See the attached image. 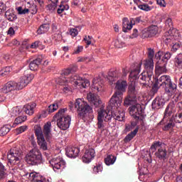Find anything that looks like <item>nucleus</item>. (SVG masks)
I'll list each match as a JSON object with an SVG mask.
<instances>
[{
  "label": "nucleus",
  "mask_w": 182,
  "mask_h": 182,
  "mask_svg": "<svg viewBox=\"0 0 182 182\" xmlns=\"http://www.w3.org/2000/svg\"><path fill=\"white\" fill-rule=\"evenodd\" d=\"M87 99L88 102L91 103V105H94V106H95L96 107H97V106H99V105L102 103L100 97L97 96V95L92 92H90L87 95Z\"/></svg>",
  "instance_id": "20"
},
{
  "label": "nucleus",
  "mask_w": 182,
  "mask_h": 182,
  "mask_svg": "<svg viewBox=\"0 0 182 182\" xmlns=\"http://www.w3.org/2000/svg\"><path fill=\"white\" fill-rule=\"evenodd\" d=\"M138 132H139V128H136L133 132L128 134L124 138L125 143H129V141L133 140V139H134L136 134H137Z\"/></svg>",
  "instance_id": "34"
},
{
  "label": "nucleus",
  "mask_w": 182,
  "mask_h": 182,
  "mask_svg": "<svg viewBox=\"0 0 182 182\" xmlns=\"http://www.w3.org/2000/svg\"><path fill=\"white\" fill-rule=\"evenodd\" d=\"M36 107V103H29L23 107V112H25L26 114H28V116H32L33 113H35V108Z\"/></svg>",
  "instance_id": "26"
},
{
  "label": "nucleus",
  "mask_w": 182,
  "mask_h": 182,
  "mask_svg": "<svg viewBox=\"0 0 182 182\" xmlns=\"http://www.w3.org/2000/svg\"><path fill=\"white\" fill-rule=\"evenodd\" d=\"M137 36H139V30H137V28H134L132 34V38H137Z\"/></svg>",
  "instance_id": "58"
},
{
  "label": "nucleus",
  "mask_w": 182,
  "mask_h": 182,
  "mask_svg": "<svg viewBox=\"0 0 182 182\" xmlns=\"http://www.w3.org/2000/svg\"><path fill=\"white\" fill-rule=\"evenodd\" d=\"M11 70L12 68L11 67H6L0 71V76H5L6 75H8Z\"/></svg>",
  "instance_id": "46"
},
{
  "label": "nucleus",
  "mask_w": 182,
  "mask_h": 182,
  "mask_svg": "<svg viewBox=\"0 0 182 182\" xmlns=\"http://www.w3.org/2000/svg\"><path fill=\"white\" fill-rule=\"evenodd\" d=\"M103 83L105 82L102 80L101 77L94 78L92 80V89L95 92H103Z\"/></svg>",
  "instance_id": "18"
},
{
  "label": "nucleus",
  "mask_w": 182,
  "mask_h": 182,
  "mask_svg": "<svg viewBox=\"0 0 182 182\" xmlns=\"http://www.w3.org/2000/svg\"><path fill=\"white\" fill-rule=\"evenodd\" d=\"M79 153H80V149L77 147H68L66 149V156L70 157V159H76L77 156H79Z\"/></svg>",
  "instance_id": "22"
},
{
  "label": "nucleus",
  "mask_w": 182,
  "mask_h": 182,
  "mask_svg": "<svg viewBox=\"0 0 182 182\" xmlns=\"http://www.w3.org/2000/svg\"><path fill=\"white\" fill-rule=\"evenodd\" d=\"M7 33L8 35H15V30L12 27H10Z\"/></svg>",
  "instance_id": "63"
},
{
  "label": "nucleus",
  "mask_w": 182,
  "mask_h": 182,
  "mask_svg": "<svg viewBox=\"0 0 182 182\" xmlns=\"http://www.w3.org/2000/svg\"><path fill=\"white\" fill-rule=\"evenodd\" d=\"M141 38H151L149 28H144V30H142Z\"/></svg>",
  "instance_id": "49"
},
{
  "label": "nucleus",
  "mask_w": 182,
  "mask_h": 182,
  "mask_svg": "<svg viewBox=\"0 0 182 182\" xmlns=\"http://www.w3.org/2000/svg\"><path fill=\"white\" fill-rule=\"evenodd\" d=\"M103 171V166L102 164H98L93 168V171L95 173V174H97V173H102Z\"/></svg>",
  "instance_id": "50"
},
{
  "label": "nucleus",
  "mask_w": 182,
  "mask_h": 182,
  "mask_svg": "<svg viewBox=\"0 0 182 182\" xmlns=\"http://www.w3.org/2000/svg\"><path fill=\"white\" fill-rule=\"evenodd\" d=\"M70 109L72 111H74L75 109L78 113L79 117L82 119V120H86L87 116L93 113V109L91 108L90 105H87V102L81 98L77 99L75 104H70Z\"/></svg>",
  "instance_id": "6"
},
{
  "label": "nucleus",
  "mask_w": 182,
  "mask_h": 182,
  "mask_svg": "<svg viewBox=\"0 0 182 182\" xmlns=\"http://www.w3.org/2000/svg\"><path fill=\"white\" fill-rule=\"evenodd\" d=\"M165 23H166V26H168V28H169L168 31H174V30L176 31L175 28H173V22L171 18H168L166 20Z\"/></svg>",
  "instance_id": "48"
},
{
  "label": "nucleus",
  "mask_w": 182,
  "mask_h": 182,
  "mask_svg": "<svg viewBox=\"0 0 182 182\" xmlns=\"http://www.w3.org/2000/svg\"><path fill=\"white\" fill-rule=\"evenodd\" d=\"M175 65L182 69V53L178 54L175 58Z\"/></svg>",
  "instance_id": "40"
},
{
  "label": "nucleus",
  "mask_w": 182,
  "mask_h": 182,
  "mask_svg": "<svg viewBox=\"0 0 182 182\" xmlns=\"http://www.w3.org/2000/svg\"><path fill=\"white\" fill-rule=\"evenodd\" d=\"M82 50H83V46H78L76 50L74 51V53L75 55H77V53H80V52H82Z\"/></svg>",
  "instance_id": "59"
},
{
  "label": "nucleus",
  "mask_w": 182,
  "mask_h": 182,
  "mask_svg": "<svg viewBox=\"0 0 182 182\" xmlns=\"http://www.w3.org/2000/svg\"><path fill=\"white\" fill-rule=\"evenodd\" d=\"M5 16L7 21H9L10 22H14L18 19V17L14 14L12 10H7L5 13Z\"/></svg>",
  "instance_id": "31"
},
{
  "label": "nucleus",
  "mask_w": 182,
  "mask_h": 182,
  "mask_svg": "<svg viewBox=\"0 0 182 182\" xmlns=\"http://www.w3.org/2000/svg\"><path fill=\"white\" fill-rule=\"evenodd\" d=\"M120 76H122L120 70H111L108 73L107 79L111 83H113V82H116Z\"/></svg>",
  "instance_id": "23"
},
{
  "label": "nucleus",
  "mask_w": 182,
  "mask_h": 182,
  "mask_svg": "<svg viewBox=\"0 0 182 182\" xmlns=\"http://www.w3.org/2000/svg\"><path fill=\"white\" fill-rule=\"evenodd\" d=\"M148 58L149 59H153L154 58V50L152 48H148Z\"/></svg>",
  "instance_id": "53"
},
{
  "label": "nucleus",
  "mask_w": 182,
  "mask_h": 182,
  "mask_svg": "<svg viewBox=\"0 0 182 182\" xmlns=\"http://www.w3.org/2000/svg\"><path fill=\"white\" fill-rule=\"evenodd\" d=\"M176 107H178V109H179L178 110V112H182V102H178Z\"/></svg>",
  "instance_id": "64"
},
{
  "label": "nucleus",
  "mask_w": 182,
  "mask_h": 182,
  "mask_svg": "<svg viewBox=\"0 0 182 182\" xmlns=\"http://www.w3.org/2000/svg\"><path fill=\"white\" fill-rule=\"evenodd\" d=\"M127 73H129V68H122V76H127Z\"/></svg>",
  "instance_id": "62"
},
{
  "label": "nucleus",
  "mask_w": 182,
  "mask_h": 182,
  "mask_svg": "<svg viewBox=\"0 0 182 182\" xmlns=\"http://www.w3.org/2000/svg\"><path fill=\"white\" fill-rule=\"evenodd\" d=\"M157 5H159L161 8H166V1L164 0H156Z\"/></svg>",
  "instance_id": "56"
},
{
  "label": "nucleus",
  "mask_w": 182,
  "mask_h": 182,
  "mask_svg": "<svg viewBox=\"0 0 182 182\" xmlns=\"http://www.w3.org/2000/svg\"><path fill=\"white\" fill-rule=\"evenodd\" d=\"M26 176L28 177L30 181L34 182H46L43 176L36 172L27 173Z\"/></svg>",
  "instance_id": "21"
},
{
  "label": "nucleus",
  "mask_w": 182,
  "mask_h": 182,
  "mask_svg": "<svg viewBox=\"0 0 182 182\" xmlns=\"http://www.w3.org/2000/svg\"><path fill=\"white\" fill-rule=\"evenodd\" d=\"M43 157L42 156V152L38 148L34 147L26 155V161L27 164L30 166H38L42 164Z\"/></svg>",
  "instance_id": "11"
},
{
  "label": "nucleus",
  "mask_w": 182,
  "mask_h": 182,
  "mask_svg": "<svg viewBox=\"0 0 182 182\" xmlns=\"http://www.w3.org/2000/svg\"><path fill=\"white\" fill-rule=\"evenodd\" d=\"M90 39H92V37L90 36H88L87 37L85 36L84 38V41L85 42V43H87V45H91L92 44V41H90Z\"/></svg>",
  "instance_id": "57"
},
{
  "label": "nucleus",
  "mask_w": 182,
  "mask_h": 182,
  "mask_svg": "<svg viewBox=\"0 0 182 182\" xmlns=\"http://www.w3.org/2000/svg\"><path fill=\"white\" fill-rule=\"evenodd\" d=\"M141 66V64H138L136 68L130 73L129 77H132L133 80H138L141 86H146L147 82H150V80H151V76L153 75H150V73L148 72H144L139 75V73H140Z\"/></svg>",
  "instance_id": "10"
},
{
  "label": "nucleus",
  "mask_w": 182,
  "mask_h": 182,
  "mask_svg": "<svg viewBox=\"0 0 182 182\" xmlns=\"http://www.w3.org/2000/svg\"><path fill=\"white\" fill-rule=\"evenodd\" d=\"M28 117L26 115L23 116H19L16 117L11 125V127H16L18 124H22L24 122H26V119Z\"/></svg>",
  "instance_id": "32"
},
{
  "label": "nucleus",
  "mask_w": 182,
  "mask_h": 182,
  "mask_svg": "<svg viewBox=\"0 0 182 182\" xmlns=\"http://www.w3.org/2000/svg\"><path fill=\"white\" fill-rule=\"evenodd\" d=\"M66 110V109H60L58 113L53 117L54 120H56L58 127L61 130H68L70 127L72 118L69 115H65Z\"/></svg>",
  "instance_id": "9"
},
{
  "label": "nucleus",
  "mask_w": 182,
  "mask_h": 182,
  "mask_svg": "<svg viewBox=\"0 0 182 182\" xmlns=\"http://www.w3.org/2000/svg\"><path fill=\"white\" fill-rule=\"evenodd\" d=\"M133 28V24L129 21V18H124L122 19V31L123 32L127 33Z\"/></svg>",
  "instance_id": "29"
},
{
  "label": "nucleus",
  "mask_w": 182,
  "mask_h": 182,
  "mask_svg": "<svg viewBox=\"0 0 182 182\" xmlns=\"http://www.w3.org/2000/svg\"><path fill=\"white\" fill-rule=\"evenodd\" d=\"M174 112H176V105L174 104V102H171L166 107L164 112V119L160 122V124H163V122H166V124L163 127V130H170V129H173V127L176 126L174 116H172Z\"/></svg>",
  "instance_id": "8"
},
{
  "label": "nucleus",
  "mask_w": 182,
  "mask_h": 182,
  "mask_svg": "<svg viewBox=\"0 0 182 182\" xmlns=\"http://www.w3.org/2000/svg\"><path fill=\"white\" fill-rule=\"evenodd\" d=\"M52 127V124L50 122H47L45 125H44V128H43V133L45 134V136H49V134H50V129Z\"/></svg>",
  "instance_id": "39"
},
{
  "label": "nucleus",
  "mask_w": 182,
  "mask_h": 182,
  "mask_svg": "<svg viewBox=\"0 0 182 182\" xmlns=\"http://www.w3.org/2000/svg\"><path fill=\"white\" fill-rule=\"evenodd\" d=\"M5 9H6L5 4L2 2H0V14H2Z\"/></svg>",
  "instance_id": "60"
},
{
  "label": "nucleus",
  "mask_w": 182,
  "mask_h": 182,
  "mask_svg": "<svg viewBox=\"0 0 182 182\" xmlns=\"http://www.w3.org/2000/svg\"><path fill=\"white\" fill-rule=\"evenodd\" d=\"M137 90L134 85L132 84L128 87V96L124 99V105L127 107L129 106H134L137 104Z\"/></svg>",
  "instance_id": "14"
},
{
  "label": "nucleus",
  "mask_w": 182,
  "mask_h": 182,
  "mask_svg": "<svg viewBox=\"0 0 182 182\" xmlns=\"http://www.w3.org/2000/svg\"><path fill=\"white\" fill-rule=\"evenodd\" d=\"M49 162L54 171H62V170L66 167V162H65V160L60 156L53 158L49 161Z\"/></svg>",
  "instance_id": "16"
},
{
  "label": "nucleus",
  "mask_w": 182,
  "mask_h": 182,
  "mask_svg": "<svg viewBox=\"0 0 182 182\" xmlns=\"http://www.w3.org/2000/svg\"><path fill=\"white\" fill-rule=\"evenodd\" d=\"M105 164L107 166H112V164H114L116 161V156L113 155H108L105 159Z\"/></svg>",
  "instance_id": "36"
},
{
  "label": "nucleus",
  "mask_w": 182,
  "mask_h": 182,
  "mask_svg": "<svg viewBox=\"0 0 182 182\" xmlns=\"http://www.w3.org/2000/svg\"><path fill=\"white\" fill-rule=\"evenodd\" d=\"M138 8L141 11H145V12H149V11H151V7H150L149 5L146 4H140L138 6Z\"/></svg>",
  "instance_id": "45"
},
{
  "label": "nucleus",
  "mask_w": 182,
  "mask_h": 182,
  "mask_svg": "<svg viewBox=\"0 0 182 182\" xmlns=\"http://www.w3.org/2000/svg\"><path fill=\"white\" fill-rule=\"evenodd\" d=\"M7 159L11 166H22V151L18 148H13L7 154Z\"/></svg>",
  "instance_id": "13"
},
{
  "label": "nucleus",
  "mask_w": 182,
  "mask_h": 182,
  "mask_svg": "<svg viewBox=\"0 0 182 182\" xmlns=\"http://www.w3.org/2000/svg\"><path fill=\"white\" fill-rule=\"evenodd\" d=\"M72 73V69L67 68L63 70L62 76L56 80L57 83L61 86L69 85V83H73L76 86H79L80 88L86 89L90 86V82L87 79L81 77L79 75H73L70 77H68Z\"/></svg>",
  "instance_id": "1"
},
{
  "label": "nucleus",
  "mask_w": 182,
  "mask_h": 182,
  "mask_svg": "<svg viewBox=\"0 0 182 182\" xmlns=\"http://www.w3.org/2000/svg\"><path fill=\"white\" fill-rule=\"evenodd\" d=\"M21 112V107H14L9 111V114L11 117H16V116H19Z\"/></svg>",
  "instance_id": "33"
},
{
  "label": "nucleus",
  "mask_w": 182,
  "mask_h": 182,
  "mask_svg": "<svg viewBox=\"0 0 182 182\" xmlns=\"http://www.w3.org/2000/svg\"><path fill=\"white\" fill-rule=\"evenodd\" d=\"M144 65L146 72L149 73V76H153V70L154 69V62L153 59H147L144 61Z\"/></svg>",
  "instance_id": "25"
},
{
  "label": "nucleus",
  "mask_w": 182,
  "mask_h": 182,
  "mask_svg": "<svg viewBox=\"0 0 182 182\" xmlns=\"http://www.w3.org/2000/svg\"><path fill=\"white\" fill-rule=\"evenodd\" d=\"M156 150H157V151L155 153V156L160 160H164L167 156V151L161 146V142L156 141L151 146V151H152V153H154Z\"/></svg>",
  "instance_id": "15"
},
{
  "label": "nucleus",
  "mask_w": 182,
  "mask_h": 182,
  "mask_svg": "<svg viewBox=\"0 0 182 182\" xmlns=\"http://www.w3.org/2000/svg\"><path fill=\"white\" fill-rule=\"evenodd\" d=\"M69 33L72 38H76L77 35H79V31L75 28H70Z\"/></svg>",
  "instance_id": "51"
},
{
  "label": "nucleus",
  "mask_w": 182,
  "mask_h": 182,
  "mask_svg": "<svg viewBox=\"0 0 182 182\" xmlns=\"http://www.w3.org/2000/svg\"><path fill=\"white\" fill-rule=\"evenodd\" d=\"M39 45H41V41H35L34 43H33L30 46V48H31V49H36L37 48L39 47Z\"/></svg>",
  "instance_id": "55"
},
{
  "label": "nucleus",
  "mask_w": 182,
  "mask_h": 182,
  "mask_svg": "<svg viewBox=\"0 0 182 182\" xmlns=\"http://www.w3.org/2000/svg\"><path fill=\"white\" fill-rule=\"evenodd\" d=\"M59 108V105L58 103L55 102L50 106H48V112L49 113H53V112H56L58 109Z\"/></svg>",
  "instance_id": "43"
},
{
  "label": "nucleus",
  "mask_w": 182,
  "mask_h": 182,
  "mask_svg": "<svg viewBox=\"0 0 182 182\" xmlns=\"http://www.w3.org/2000/svg\"><path fill=\"white\" fill-rule=\"evenodd\" d=\"M166 86L165 92L168 96H173L177 90V84L171 81V78L168 75H162L159 79L156 80V82L152 87L154 92H157L160 87Z\"/></svg>",
  "instance_id": "4"
},
{
  "label": "nucleus",
  "mask_w": 182,
  "mask_h": 182,
  "mask_svg": "<svg viewBox=\"0 0 182 182\" xmlns=\"http://www.w3.org/2000/svg\"><path fill=\"white\" fill-rule=\"evenodd\" d=\"M58 5L55 4H50L46 6V9L47 11H49V12H50L51 14H53V12H55V11H56V8H57Z\"/></svg>",
  "instance_id": "44"
},
{
  "label": "nucleus",
  "mask_w": 182,
  "mask_h": 182,
  "mask_svg": "<svg viewBox=\"0 0 182 182\" xmlns=\"http://www.w3.org/2000/svg\"><path fill=\"white\" fill-rule=\"evenodd\" d=\"M181 38V36L177 30L168 31L162 37L165 43L171 46L172 52H177V50H179V49L182 48L181 43L178 41Z\"/></svg>",
  "instance_id": "7"
},
{
  "label": "nucleus",
  "mask_w": 182,
  "mask_h": 182,
  "mask_svg": "<svg viewBox=\"0 0 182 182\" xmlns=\"http://www.w3.org/2000/svg\"><path fill=\"white\" fill-rule=\"evenodd\" d=\"M142 112L143 108H141V105H140L139 102H136V104L132 105L129 107V114L130 116H132L134 119H136V120H139V119H140Z\"/></svg>",
  "instance_id": "17"
},
{
  "label": "nucleus",
  "mask_w": 182,
  "mask_h": 182,
  "mask_svg": "<svg viewBox=\"0 0 182 182\" xmlns=\"http://www.w3.org/2000/svg\"><path fill=\"white\" fill-rule=\"evenodd\" d=\"M64 93H69V92H72V88L69 86H65L63 89Z\"/></svg>",
  "instance_id": "61"
},
{
  "label": "nucleus",
  "mask_w": 182,
  "mask_h": 182,
  "mask_svg": "<svg viewBox=\"0 0 182 182\" xmlns=\"http://www.w3.org/2000/svg\"><path fill=\"white\" fill-rule=\"evenodd\" d=\"M166 105V101L161 97H156L152 102V109L159 110Z\"/></svg>",
  "instance_id": "24"
},
{
  "label": "nucleus",
  "mask_w": 182,
  "mask_h": 182,
  "mask_svg": "<svg viewBox=\"0 0 182 182\" xmlns=\"http://www.w3.org/2000/svg\"><path fill=\"white\" fill-rule=\"evenodd\" d=\"M115 88L116 91L109 100V106L111 109H119L122 106V102L123 100V93L126 92L127 89V81L124 80H119L116 82Z\"/></svg>",
  "instance_id": "3"
},
{
  "label": "nucleus",
  "mask_w": 182,
  "mask_h": 182,
  "mask_svg": "<svg viewBox=\"0 0 182 182\" xmlns=\"http://www.w3.org/2000/svg\"><path fill=\"white\" fill-rule=\"evenodd\" d=\"M95 151L93 149H90L85 151L83 156L82 157V160L83 163L89 164L90 161L95 159Z\"/></svg>",
  "instance_id": "19"
},
{
  "label": "nucleus",
  "mask_w": 182,
  "mask_h": 182,
  "mask_svg": "<svg viewBox=\"0 0 182 182\" xmlns=\"http://www.w3.org/2000/svg\"><path fill=\"white\" fill-rule=\"evenodd\" d=\"M69 9V5L65 4V5H60L59 8L57 10V13L60 14L63 11H68Z\"/></svg>",
  "instance_id": "47"
},
{
  "label": "nucleus",
  "mask_w": 182,
  "mask_h": 182,
  "mask_svg": "<svg viewBox=\"0 0 182 182\" xmlns=\"http://www.w3.org/2000/svg\"><path fill=\"white\" fill-rule=\"evenodd\" d=\"M28 129V127L26 126H21L16 129L17 134H21V133H23L26 129Z\"/></svg>",
  "instance_id": "52"
},
{
  "label": "nucleus",
  "mask_w": 182,
  "mask_h": 182,
  "mask_svg": "<svg viewBox=\"0 0 182 182\" xmlns=\"http://www.w3.org/2000/svg\"><path fill=\"white\" fill-rule=\"evenodd\" d=\"M116 46L117 48H123L124 46H126V43L122 40H118L116 41Z\"/></svg>",
  "instance_id": "54"
},
{
  "label": "nucleus",
  "mask_w": 182,
  "mask_h": 182,
  "mask_svg": "<svg viewBox=\"0 0 182 182\" xmlns=\"http://www.w3.org/2000/svg\"><path fill=\"white\" fill-rule=\"evenodd\" d=\"M33 77H35L33 74H28L22 76L20 78V82L18 83L14 81L8 82L1 88V92H3V93H8L9 92H12V90H21L23 89V87H26V86L32 82Z\"/></svg>",
  "instance_id": "5"
},
{
  "label": "nucleus",
  "mask_w": 182,
  "mask_h": 182,
  "mask_svg": "<svg viewBox=\"0 0 182 182\" xmlns=\"http://www.w3.org/2000/svg\"><path fill=\"white\" fill-rule=\"evenodd\" d=\"M50 28V21L48 20L46 23L41 25L37 30L38 35H43V33H46Z\"/></svg>",
  "instance_id": "28"
},
{
  "label": "nucleus",
  "mask_w": 182,
  "mask_h": 182,
  "mask_svg": "<svg viewBox=\"0 0 182 182\" xmlns=\"http://www.w3.org/2000/svg\"><path fill=\"white\" fill-rule=\"evenodd\" d=\"M156 73H159V75H161V73H166L167 72V68H166V64H164L163 66H157L156 67Z\"/></svg>",
  "instance_id": "41"
},
{
  "label": "nucleus",
  "mask_w": 182,
  "mask_h": 182,
  "mask_svg": "<svg viewBox=\"0 0 182 182\" xmlns=\"http://www.w3.org/2000/svg\"><path fill=\"white\" fill-rule=\"evenodd\" d=\"M112 117H114V119L118 120V122H123V120H124V111L120 112L118 110V112L112 111L110 112V109L107 108L105 109V107H101L98 111V129H103V127H105L103 120L104 122H110Z\"/></svg>",
  "instance_id": "2"
},
{
  "label": "nucleus",
  "mask_w": 182,
  "mask_h": 182,
  "mask_svg": "<svg viewBox=\"0 0 182 182\" xmlns=\"http://www.w3.org/2000/svg\"><path fill=\"white\" fill-rule=\"evenodd\" d=\"M18 15H26L29 14V9L23 8L22 6H18L16 8Z\"/></svg>",
  "instance_id": "38"
},
{
  "label": "nucleus",
  "mask_w": 182,
  "mask_h": 182,
  "mask_svg": "<svg viewBox=\"0 0 182 182\" xmlns=\"http://www.w3.org/2000/svg\"><path fill=\"white\" fill-rule=\"evenodd\" d=\"M149 31V35H151V38L153 36H156L157 33H159V27L157 26H151L148 28Z\"/></svg>",
  "instance_id": "37"
},
{
  "label": "nucleus",
  "mask_w": 182,
  "mask_h": 182,
  "mask_svg": "<svg viewBox=\"0 0 182 182\" xmlns=\"http://www.w3.org/2000/svg\"><path fill=\"white\" fill-rule=\"evenodd\" d=\"M35 134L37 137L38 144L40 149L44 152V156L49 159L50 157V153L48 150V143L45 140V136H43V132H42V128L39 126L35 127Z\"/></svg>",
  "instance_id": "12"
},
{
  "label": "nucleus",
  "mask_w": 182,
  "mask_h": 182,
  "mask_svg": "<svg viewBox=\"0 0 182 182\" xmlns=\"http://www.w3.org/2000/svg\"><path fill=\"white\" fill-rule=\"evenodd\" d=\"M155 58L157 59H162V60H165V62H167V60H170L171 58V53L166 51L165 53L159 51L156 55Z\"/></svg>",
  "instance_id": "27"
},
{
  "label": "nucleus",
  "mask_w": 182,
  "mask_h": 182,
  "mask_svg": "<svg viewBox=\"0 0 182 182\" xmlns=\"http://www.w3.org/2000/svg\"><path fill=\"white\" fill-rule=\"evenodd\" d=\"M41 63H42L41 58H38L36 60H33L29 64L30 70H37Z\"/></svg>",
  "instance_id": "30"
},
{
  "label": "nucleus",
  "mask_w": 182,
  "mask_h": 182,
  "mask_svg": "<svg viewBox=\"0 0 182 182\" xmlns=\"http://www.w3.org/2000/svg\"><path fill=\"white\" fill-rule=\"evenodd\" d=\"M174 122L176 123H182V111H178L174 117Z\"/></svg>",
  "instance_id": "42"
},
{
  "label": "nucleus",
  "mask_w": 182,
  "mask_h": 182,
  "mask_svg": "<svg viewBox=\"0 0 182 182\" xmlns=\"http://www.w3.org/2000/svg\"><path fill=\"white\" fill-rule=\"evenodd\" d=\"M11 129H12V126H11L9 124H6V125L3 126L0 129V136H6V134H8V133H9V132H11Z\"/></svg>",
  "instance_id": "35"
}]
</instances>
